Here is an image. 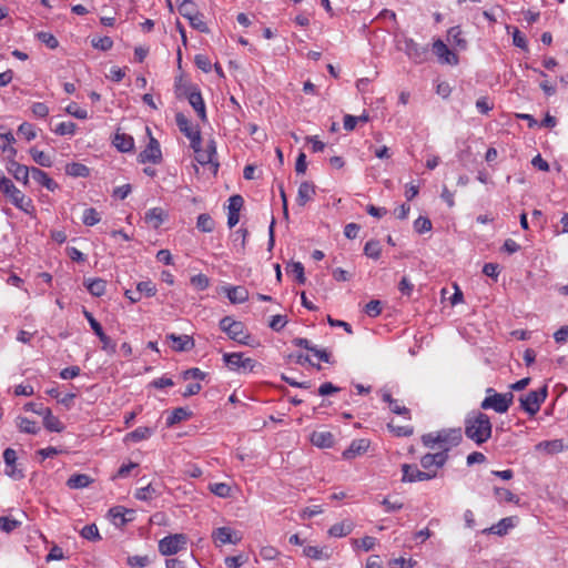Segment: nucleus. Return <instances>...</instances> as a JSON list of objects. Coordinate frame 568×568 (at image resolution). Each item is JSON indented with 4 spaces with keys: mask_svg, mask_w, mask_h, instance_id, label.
Listing matches in <instances>:
<instances>
[{
    "mask_svg": "<svg viewBox=\"0 0 568 568\" xmlns=\"http://www.w3.org/2000/svg\"><path fill=\"white\" fill-rule=\"evenodd\" d=\"M464 428L468 439L483 445L491 437L493 424L487 414L475 410L466 416Z\"/></svg>",
    "mask_w": 568,
    "mask_h": 568,
    "instance_id": "1",
    "label": "nucleus"
},
{
    "mask_svg": "<svg viewBox=\"0 0 568 568\" xmlns=\"http://www.w3.org/2000/svg\"><path fill=\"white\" fill-rule=\"evenodd\" d=\"M463 434L460 428H447L437 432L424 434L422 436V443L426 448L435 449L439 452H448L460 444Z\"/></svg>",
    "mask_w": 568,
    "mask_h": 568,
    "instance_id": "2",
    "label": "nucleus"
},
{
    "mask_svg": "<svg viewBox=\"0 0 568 568\" xmlns=\"http://www.w3.org/2000/svg\"><path fill=\"white\" fill-rule=\"evenodd\" d=\"M0 192L7 196L17 209L23 211L26 214L32 217L36 216V207L32 200L26 196L24 193L19 190L10 179L7 182L2 181Z\"/></svg>",
    "mask_w": 568,
    "mask_h": 568,
    "instance_id": "3",
    "label": "nucleus"
},
{
    "mask_svg": "<svg viewBox=\"0 0 568 568\" xmlns=\"http://www.w3.org/2000/svg\"><path fill=\"white\" fill-rule=\"evenodd\" d=\"M219 326L230 339L246 346H253V337L246 331L243 322L235 321L231 316H224L221 318Z\"/></svg>",
    "mask_w": 568,
    "mask_h": 568,
    "instance_id": "4",
    "label": "nucleus"
},
{
    "mask_svg": "<svg viewBox=\"0 0 568 568\" xmlns=\"http://www.w3.org/2000/svg\"><path fill=\"white\" fill-rule=\"evenodd\" d=\"M487 396L480 403L481 409H493L498 414L506 413L514 400V394L508 393H497L494 388L489 387L486 389Z\"/></svg>",
    "mask_w": 568,
    "mask_h": 568,
    "instance_id": "5",
    "label": "nucleus"
},
{
    "mask_svg": "<svg viewBox=\"0 0 568 568\" xmlns=\"http://www.w3.org/2000/svg\"><path fill=\"white\" fill-rule=\"evenodd\" d=\"M189 538L185 534H171L159 540V552L169 557L186 550Z\"/></svg>",
    "mask_w": 568,
    "mask_h": 568,
    "instance_id": "6",
    "label": "nucleus"
},
{
    "mask_svg": "<svg viewBox=\"0 0 568 568\" xmlns=\"http://www.w3.org/2000/svg\"><path fill=\"white\" fill-rule=\"evenodd\" d=\"M224 364L231 369L241 373L252 372L257 363L251 357H245L242 352L224 353Z\"/></svg>",
    "mask_w": 568,
    "mask_h": 568,
    "instance_id": "7",
    "label": "nucleus"
},
{
    "mask_svg": "<svg viewBox=\"0 0 568 568\" xmlns=\"http://www.w3.org/2000/svg\"><path fill=\"white\" fill-rule=\"evenodd\" d=\"M175 122L179 130L190 140V146L193 150L202 146L201 131L197 125H194L183 113L179 112L175 115Z\"/></svg>",
    "mask_w": 568,
    "mask_h": 568,
    "instance_id": "8",
    "label": "nucleus"
},
{
    "mask_svg": "<svg viewBox=\"0 0 568 568\" xmlns=\"http://www.w3.org/2000/svg\"><path fill=\"white\" fill-rule=\"evenodd\" d=\"M547 386L545 385L538 390H530L526 395L520 396L519 402L521 409H524L530 416L536 415L547 397Z\"/></svg>",
    "mask_w": 568,
    "mask_h": 568,
    "instance_id": "9",
    "label": "nucleus"
},
{
    "mask_svg": "<svg viewBox=\"0 0 568 568\" xmlns=\"http://www.w3.org/2000/svg\"><path fill=\"white\" fill-rule=\"evenodd\" d=\"M186 99L202 122H207L205 103L201 91L196 85H191L185 91Z\"/></svg>",
    "mask_w": 568,
    "mask_h": 568,
    "instance_id": "10",
    "label": "nucleus"
},
{
    "mask_svg": "<svg viewBox=\"0 0 568 568\" xmlns=\"http://www.w3.org/2000/svg\"><path fill=\"white\" fill-rule=\"evenodd\" d=\"M433 52L442 64L456 65L459 62L458 55L452 51L440 39L433 43Z\"/></svg>",
    "mask_w": 568,
    "mask_h": 568,
    "instance_id": "11",
    "label": "nucleus"
},
{
    "mask_svg": "<svg viewBox=\"0 0 568 568\" xmlns=\"http://www.w3.org/2000/svg\"><path fill=\"white\" fill-rule=\"evenodd\" d=\"M3 460L6 464L4 474L14 480L22 479L24 474L17 467V453L12 448H6L3 452Z\"/></svg>",
    "mask_w": 568,
    "mask_h": 568,
    "instance_id": "12",
    "label": "nucleus"
},
{
    "mask_svg": "<svg viewBox=\"0 0 568 568\" xmlns=\"http://www.w3.org/2000/svg\"><path fill=\"white\" fill-rule=\"evenodd\" d=\"M212 539L216 546L226 544L236 545L241 541V536L230 527H219L213 530Z\"/></svg>",
    "mask_w": 568,
    "mask_h": 568,
    "instance_id": "13",
    "label": "nucleus"
},
{
    "mask_svg": "<svg viewBox=\"0 0 568 568\" xmlns=\"http://www.w3.org/2000/svg\"><path fill=\"white\" fill-rule=\"evenodd\" d=\"M404 43L405 53L412 61L415 63H423L427 60L428 48L426 45H419L413 39H406Z\"/></svg>",
    "mask_w": 568,
    "mask_h": 568,
    "instance_id": "14",
    "label": "nucleus"
},
{
    "mask_svg": "<svg viewBox=\"0 0 568 568\" xmlns=\"http://www.w3.org/2000/svg\"><path fill=\"white\" fill-rule=\"evenodd\" d=\"M139 161L141 163L150 162L153 164H158L162 161V152L156 139L151 136L146 148L139 154Z\"/></svg>",
    "mask_w": 568,
    "mask_h": 568,
    "instance_id": "15",
    "label": "nucleus"
},
{
    "mask_svg": "<svg viewBox=\"0 0 568 568\" xmlns=\"http://www.w3.org/2000/svg\"><path fill=\"white\" fill-rule=\"evenodd\" d=\"M244 205V200L241 195L235 194L229 199V213H227V225L230 229L234 227L240 221V211Z\"/></svg>",
    "mask_w": 568,
    "mask_h": 568,
    "instance_id": "16",
    "label": "nucleus"
},
{
    "mask_svg": "<svg viewBox=\"0 0 568 568\" xmlns=\"http://www.w3.org/2000/svg\"><path fill=\"white\" fill-rule=\"evenodd\" d=\"M448 460V455L445 452H437L435 454H425L420 458V465L424 469L429 470L433 468H442Z\"/></svg>",
    "mask_w": 568,
    "mask_h": 568,
    "instance_id": "17",
    "label": "nucleus"
},
{
    "mask_svg": "<svg viewBox=\"0 0 568 568\" xmlns=\"http://www.w3.org/2000/svg\"><path fill=\"white\" fill-rule=\"evenodd\" d=\"M166 338L172 342V349L179 353L191 351L195 345L193 337L185 334L175 335L172 333L166 335Z\"/></svg>",
    "mask_w": 568,
    "mask_h": 568,
    "instance_id": "18",
    "label": "nucleus"
},
{
    "mask_svg": "<svg viewBox=\"0 0 568 568\" xmlns=\"http://www.w3.org/2000/svg\"><path fill=\"white\" fill-rule=\"evenodd\" d=\"M193 151L196 153V161L201 165L214 164L215 170H217L219 163H214V161H213L214 156L216 155V148H215V143L213 141H211L204 150H202V148L200 146Z\"/></svg>",
    "mask_w": 568,
    "mask_h": 568,
    "instance_id": "19",
    "label": "nucleus"
},
{
    "mask_svg": "<svg viewBox=\"0 0 568 568\" xmlns=\"http://www.w3.org/2000/svg\"><path fill=\"white\" fill-rule=\"evenodd\" d=\"M133 514L134 511L132 509H126L122 506L112 507L109 510V517L111 521L118 527H122L128 521L132 520Z\"/></svg>",
    "mask_w": 568,
    "mask_h": 568,
    "instance_id": "20",
    "label": "nucleus"
},
{
    "mask_svg": "<svg viewBox=\"0 0 568 568\" xmlns=\"http://www.w3.org/2000/svg\"><path fill=\"white\" fill-rule=\"evenodd\" d=\"M368 447H369V442L367 439H364V438L355 439L351 443L348 448L343 452V454H342L343 458L344 459H353L356 456H359V455L366 453Z\"/></svg>",
    "mask_w": 568,
    "mask_h": 568,
    "instance_id": "21",
    "label": "nucleus"
},
{
    "mask_svg": "<svg viewBox=\"0 0 568 568\" xmlns=\"http://www.w3.org/2000/svg\"><path fill=\"white\" fill-rule=\"evenodd\" d=\"M316 194L315 185L312 182L304 181L300 184L296 203L300 206H304L308 201H311Z\"/></svg>",
    "mask_w": 568,
    "mask_h": 568,
    "instance_id": "22",
    "label": "nucleus"
},
{
    "mask_svg": "<svg viewBox=\"0 0 568 568\" xmlns=\"http://www.w3.org/2000/svg\"><path fill=\"white\" fill-rule=\"evenodd\" d=\"M113 146L120 152H131L134 149V140L131 135L122 132H116L112 140Z\"/></svg>",
    "mask_w": 568,
    "mask_h": 568,
    "instance_id": "23",
    "label": "nucleus"
},
{
    "mask_svg": "<svg viewBox=\"0 0 568 568\" xmlns=\"http://www.w3.org/2000/svg\"><path fill=\"white\" fill-rule=\"evenodd\" d=\"M31 176L37 183H39L41 186L45 187L49 191H54L55 189H58V183L54 180H52L49 176V174L42 171L41 169L32 166Z\"/></svg>",
    "mask_w": 568,
    "mask_h": 568,
    "instance_id": "24",
    "label": "nucleus"
},
{
    "mask_svg": "<svg viewBox=\"0 0 568 568\" xmlns=\"http://www.w3.org/2000/svg\"><path fill=\"white\" fill-rule=\"evenodd\" d=\"M224 292L232 304H242L248 300V291L244 286H226Z\"/></svg>",
    "mask_w": 568,
    "mask_h": 568,
    "instance_id": "25",
    "label": "nucleus"
},
{
    "mask_svg": "<svg viewBox=\"0 0 568 568\" xmlns=\"http://www.w3.org/2000/svg\"><path fill=\"white\" fill-rule=\"evenodd\" d=\"M402 473L404 483L424 481L425 478L424 470L418 469L416 465L403 464Z\"/></svg>",
    "mask_w": 568,
    "mask_h": 568,
    "instance_id": "26",
    "label": "nucleus"
},
{
    "mask_svg": "<svg viewBox=\"0 0 568 568\" xmlns=\"http://www.w3.org/2000/svg\"><path fill=\"white\" fill-rule=\"evenodd\" d=\"M354 529V524L351 520H344L337 524H334L328 529V535L334 538H342L349 535Z\"/></svg>",
    "mask_w": 568,
    "mask_h": 568,
    "instance_id": "27",
    "label": "nucleus"
},
{
    "mask_svg": "<svg viewBox=\"0 0 568 568\" xmlns=\"http://www.w3.org/2000/svg\"><path fill=\"white\" fill-rule=\"evenodd\" d=\"M448 41L453 43L459 50H466L468 47L467 40L463 36V31L459 26L452 27L447 32Z\"/></svg>",
    "mask_w": 568,
    "mask_h": 568,
    "instance_id": "28",
    "label": "nucleus"
},
{
    "mask_svg": "<svg viewBox=\"0 0 568 568\" xmlns=\"http://www.w3.org/2000/svg\"><path fill=\"white\" fill-rule=\"evenodd\" d=\"M382 398L383 402L388 404L389 409L394 414L402 415L405 418L410 419V410L407 407L400 405L397 399H394L389 393H384Z\"/></svg>",
    "mask_w": 568,
    "mask_h": 568,
    "instance_id": "29",
    "label": "nucleus"
},
{
    "mask_svg": "<svg viewBox=\"0 0 568 568\" xmlns=\"http://www.w3.org/2000/svg\"><path fill=\"white\" fill-rule=\"evenodd\" d=\"M85 287L95 297H100L105 294L106 291V281L97 277V278H89L84 282Z\"/></svg>",
    "mask_w": 568,
    "mask_h": 568,
    "instance_id": "30",
    "label": "nucleus"
},
{
    "mask_svg": "<svg viewBox=\"0 0 568 568\" xmlns=\"http://www.w3.org/2000/svg\"><path fill=\"white\" fill-rule=\"evenodd\" d=\"M311 440L315 446L321 448H329L334 445V436L329 432H314Z\"/></svg>",
    "mask_w": 568,
    "mask_h": 568,
    "instance_id": "31",
    "label": "nucleus"
},
{
    "mask_svg": "<svg viewBox=\"0 0 568 568\" xmlns=\"http://www.w3.org/2000/svg\"><path fill=\"white\" fill-rule=\"evenodd\" d=\"M145 222L153 229H158L164 221V212L161 207L150 209L144 216Z\"/></svg>",
    "mask_w": 568,
    "mask_h": 568,
    "instance_id": "32",
    "label": "nucleus"
},
{
    "mask_svg": "<svg viewBox=\"0 0 568 568\" xmlns=\"http://www.w3.org/2000/svg\"><path fill=\"white\" fill-rule=\"evenodd\" d=\"M514 526L515 524L513 517H505L500 519L496 525H493L490 528L486 529L485 531L498 536H504Z\"/></svg>",
    "mask_w": 568,
    "mask_h": 568,
    "instance_id": "33",
    "label": "nucleus"
},
{
    "mask_svg": "<svg viewBox=\"0 0 568 568\" xmlns=\"http://www.w3.org/2000/svg\"><path fill=\"white\" fill-rule=\"evenodd\" d=\"M45 415L43 416V426L49 432H55L61 433L64 429V425L61 423V420L54 416L51 412V409L44 412Z\"/></svg>",
    "mask_w": 568,
    "mask_h": 568,
    "instance_id": "34",
    "label": "nucleus"
},
{
    "mask_svg": "<svg viewBox=\"0 0 568 568\" xmlns=\"http://www.w3.org/2000/svg\"><path fill=\"white\" fill-rule=\"evenodd\" d=\"M303 554L305 557H308L311 559H316V560H321V559L327 560L331 558V552L328 551V549L326 547L306 546L303 549Z\"/></svg>",
    "mask_w": 568,
    "mask_h": 568,
    "instance_id": "35",
    "label": "nucleus"
},
{
    "mask_svg": "<svg viewBox=\"0 0 568 568\" xmlns=\"http://www.w3.org/2000/svg\"><path fill=\"white\" fill-rule=\"evenodd\" d=\"M562 439L544 440L536 445L537 450H545L547 454H558L564 450Z\"/></svg>",
    "mask_w": 568,
    "mask_h": 568,
    "instance_id": "36",
    "label": "nucleus"
},
{
    "mask_svg": "<svg viewBox=\"0 0 568 568\" xmlns=\"http://www.w3.org/2000/svg\"><path fill=\"white\" fill-rule=\"evenodd\" d=\"M92 483L90 476L85 474H74L67 480V486L71 489H81L88 487Z\"/></svg>",
    "mask_w": 568,
    "mask_h": 568,
    "instance_id": "37",
    "label": "nucleus"
},
{
    "mask_svg": "<svg viewBox=\"0 0 568 568\" xmlns=\"http://www.w3.org/2000/svg\"><path fill=\"white\" fill-rule=\"evenodd\" d=\"M17 427L21 433L37 435L40 432V426L37 422L30 420L27 417L19 416L17 418Z\"/></svg>",
    "mask_w": 568,
    "mask_h": 568,
    "instance_id": "38",
    "label": "nucleus"
},
{
    "mask_svg": "<svg viewBox=\"0 0 568 568\" xmlns=\"http://www.w3.org/2000/svg\"><path fill=\"white\" fill-rule=\"evenodd\" d=\"M65 173L73 178H87L90 174V170L82 163L72 162L65 166Z\"/></svg>",
    "mask_w": 568,
    "mask_h": 568,
    "instance_id": "39",
    "label": "nucleus"
},
{
    "mask_svg": "<svg viewBox=\"0 0 568 568\" xmlns=\"http://www.w3.org/2000/svg\"><path fill=\"white\" fill-rule=\"evenodd\" d=\"M191 416V412L183 407H178L172 410L170 416L166 418V425L173 426L180 422L189 419Z\"/></svg>",
    "mask_w": 568,
    "mask_h": 568,
    "instance_id": "40",
    "label": "nucleus"
},
{
    "mask_svg": "<svg viewBox=\"0 0 568 568\" xmlns=\"http://www.w3.org/2000/svg\"><path fill=\"white\" fill-rule=\"evenodd\" d=\"M154 433V429L146 426H140L128 434V438H130L132 442H141L144 439H148L152 436Z\"/></svg>",
    "mask_w": 568,
    "mask_h": 568,
    "instance_id": "41",
    "label": "nucleus"
},
{
    "mask_svg": "<svg viewBox=\"0 0 568 568\" xmlns=\"http://www.w3.org/2000/svg\"><path fill=\"white\" fill-rule=\"evenodd\" d=\"M196 227L203 233H211L215 227V223L210 214L202 213L197 216Z\"/></svg>",
    "mask_w": 568,
    "mask_h": 568,
    "instance_id": "42",
    "label": "nucleus"
},
{
    "mask_svg": "<svg viewBox=\"0 0 568 568\" xmlns=\"http://www.w3.org/2000/svg\"><path fill=\"white\" fill-rule=\"evenodd\" d=\"M29 153L32 160L40 166L50 168L52 165L50 155L45 154L43 151H40L37 148H31Z\"/></svg>",
    "mask_w": 568,
    "mask_h": 568,
    "instance_id": "43",
    "label": "nucleus"
},
{
    "mask_svg": "<svg viewBox=\"0 0 568 568\" xmlns=\"http://www.w3.org/2000/svg\"><path fill=\"white\" fill-rule=\"evenodd\" d=\"M382 253L381 243L377 240H369L364 246V254L367 257L378 260Z\"/></svg>",
    "mask_w": 568,
    "mask_h": 568,
    "instance_id": "44",
    "label": "nucleus"
},
{
    "mask_svg": "<svg viewBox=\"0 0 568 568\" xmlns=\"http://www.w3.org/2000/svg\"><path fill=\"white\" fill-rule=\"evenodd\" d=\"M80 535L82 538L90 540V541L101 540V536H100L99 529L95 524H90V525L84 526L81 529Z\"/></svg>",
    "mask_w": 568,
    "mask_h": 568,
    "instance_id": "45",
    "label": "nucleus"
},
{
    "mask_svg": "<svg viewBox=\"0 0 568 568\" xmlns=\"http://www.w3.org/2000/svg\"><path fill=\"white\" fill-rule=\"evenodd\" d=\"M101 220L100 213L94 207L85 209L82 215V222L87 226H93Z\"/></svg>",
    "mask_w": 568,
    "mask_h": 568,
    "instance_id": "46",
    "label": "nucleus"
},
{
    "mask_svg": "<svg viewBox=\"0 0 568 568\" xmlns=\"http://www.w3.org/2000/svg\"><path fill=\"white\" fill-rule=\"evenodd\" d=\"M156 494V489L152 486V484H149L145 487L136 489L134 497L139 500L148 501L151 500Z\"/></svg>",
    "mask_w": 568,
    "mask_h": 568,
    "instance_id": "47",
    "label": "nucleus"
},
{
    "mask_svg": "<svg viewBox=\"0 0 568 568\" xmlns=\"http://www.w3.org/2000/svg\"><path fill=\"white\" fill-rule=\"evenodd\" d=\"M494 494L498 501L514 503L518 500L516 495L506 488L495 487Z\"/></svg>",
    "mask_w": 568,
    "mask_h": 568,
    "instance_id": "48",
    "label": "nucleus"
},
{
    "mask_svg": "<svg viewBox=\"0 0 568 568\" xmlns=\"http://www.w3.org/2000/svg\"><path fill=\"white\" fill-rule=\"evenodd\" d=\"M21 523L14 518L2 516L0 517V530L4 532H12L18 527H20Z\"/></svg>",
    "mask_w": 568,
    "mask_h": 568,
    "instance_id": "49",
    "label": "nucleus"
},
{
    "mask_svg": "<svg viewBox=\"0 0 568 568\" xmlns=\"http://www.w3.org/2000/svg\"><path fill=\"white\" fill-rule=\"evenodd\" d=\"M209 488L211 493L221 498H226L231 495V487L225 483H214Z\"/></svg>",
    "mask_w": 568,
    "mask_h": 568,
    "instance_id": "50",
    "label": "nucleus"
},
{
    "mask_svg": "<svg viewBox=\"0 0 568 568\" xmlns=\"http://www.w3.org/2000/svg\"><path fill=\"white\" fill-rule=\"evenodd\" d=\"M75 129L77 124L71 121H68L59 123L53 129V132L58 135H73L75 133Z\"/></svg>",
    "mask_w": 568,
    "mask_h": 568,
    "instance_id": "51",
    "label": "nucleus"
},
{
    "mask_svg": "<svg viewBox=\"0 0 568 568\" xmlns=\"http://www.w3.org/2000/svg\"><path fill=\"white\" fill-rule=\"evenodd\" d=\"M136 291L140 292L141 297L143 294L148 297H152L156 293V287L152 281H143L138 283Z\"/></svg>",
    "mask_w": 568,
    "mask_h": 568,
    "instance_id": "52",
    "label": "nucleus"
},
{
    "mask_svg": "<svg viewBox=\"0 0 568 568\" xmlns=\"http://www.w3.org/2000/svg\"><path fill=\"white\" fill-rule=\"evenodd\" d=\"M37 38L50 49H57L59 47L58 39L50 32L40 31L37 33Z\"/></svg>",
    "mask_w": 568,
    "mask_h": 568,
    "instance_id": "53",
    "label": "nucleus"
},
{
    "mask_svg": "<svg viewBox=\"0 0 568 568\" xmlns=\"http://www.w3.org/2000/svg\"><path fill=\"white\" fill-rule=\"evenodd\" d=\"M30 174H31V168H28L27 165L21 164L20 168H18L17 171L13 172L12 176L18 182H21L24 186H27L29 184Z\"/></svg>",
    "mask_w": 568,
    "mask_h": 568,
    "instance_id": "54",
    "label": "nucleus"
},
{
    "mask_svg": "<svg viewBox=\"0 0 568 568\" xmlns=\"http://www.w3.org/2000/svg\"><path fill=\"white\" fill-rule=\"evenodd\" d=\"M91 44L94 49L101 50V51H108L113 45V40L105 36L100 38H93L91 41Z\"/></svg>",
    "mask_w": 568,
    "mask_h": 568,
    "instance_id": "55",
    "label": "nucleus"
},
{
    "mask_svg": "<svg viewBox=\"0 0 568 568\" xmlns=\"http://www.w3.org/2000/svg\"><path fill=\"white\" fill-rule=\"evenodd\" d=\"M65 112L77 119L85 120L88 119V111L79 106L78 103L71 102L67 105Z\"/></svg>",
    "mask_w": 568,
    "mask_h": 568,
    "instance_id": "56",
    "label": "nucleus"
},
{
    "mask_svg": "<svg viewBox=\"0 0 568 568\" xmlns=\"http://www.w3.org/2000/svg\"><path fill=\"white\" fill-rule=\"evenodd\" d=\"M288 272L293 273L296 276L298 284H304L306 282L304 266L301 262H293L288 265Z\"/></svg>",
    "mask_w": 568,
    "mask_h": 568,
    "instance_id": "57",
    "label": "nucleus"
},
{
    "mask_svg": "<svg viewBox=\"0 0 568 568\" xmlns=\"http://www.w3.org/2000/svg\"><path fill=\"white\" fill-rule=\"evenodd\" d=\"M353 544L365 551H369L375 547L376 538L372 536H365L361 539H354Z\"/></svg>",
    "mask_w": 568,
    "mask_h": 568,
    "instance_id": "58",
    "label": "nucleus"
},
{
    "mask_svg": "<svg viewBox=\"0 0 568 568\" xmlns=\"http://www.w3.org/2000/svg\"><path fill=\"white\" fill-rule=\"evenodd\" d=\"M126 562L132 568H144L151 562V560L148 556H130L128 557Z\"/></svg>",
    "mask_w": 568,
    "mask_h": 568,
    "instance_id": "59",
    "label": "nucleus"
},
{
    "mask_svg": "<svg viewBox=\"0 0 568 568\" xmlns=\"http://www.w3.org/2000/svg\"><path fill=\"white\" fill-rule=\"evenodd\" d=\"M365 313L371 317H377L382 313V303L378 300H372L365 305Z\"/></svg>",
    "mask_w": 568,
    "mask_h": 568,
    "instance_id": "60",
    "label": "nucleus"
},
{
    "mask_svg": "<svg viewBox=\"0 0 568 568\" xmlns=\"http://www.w3.org/2000/svg\"><path fill=\"white\" fill-rule=\"evenodd\" d=\"M414 229L417 233L423 234L432 230V222L428 217L419 216L414 222Z\"/></svg>",
    "mask_w": 568,
    "mask_h": 568,
    "instance_id": "61",
    "label": "nucleus"
},
{
    "mask_svg": "<svg viewBox=\"0 0 568 568\" xmlns=\"http://www.w3.org/2000/svg\"><path fill=\"white\" fill-rule=\"evenodd\" d=\"M18 131L27 139V141H32L37 136L34 126L28 122L21 123L18 128Z\"/></svg>",
    "mask_w": 568,
    "mask_h": 568,
    "instance_id": "62",
    "label": "nucleus"
},
{
    "mask_svg": "<svg viewBox=\"0 0 568 568\" xmlns=\"http://www.w3.org/2000/svg\"><path fill=\"white\" fill-rule=\"evenodd\" d=\"M191 283L199 291H204L210 285L209 277L204 274H197V275L192 276Z\"/></svg>",
    "mask_w": 568,
    "mask_h": 568,
    "instance_id": "63",
    "label": "nucleus"
},
{
    "mask_svg": "<svg viewBox=\"0 0 568 568\" xmlns=\"http://www.w3.org/2000/svg\"><path fill=\"white\" fill-rule=\"evenodd\" d=\"M387 427L394 435L398 437H408L413 435V427L410 426H394L389 423Z\"/></svg>",
    "mask_w": 568,
    "mask_h": 568,
    "instance_id": "64",
    "label": "nucleus"
}]
</instances>
